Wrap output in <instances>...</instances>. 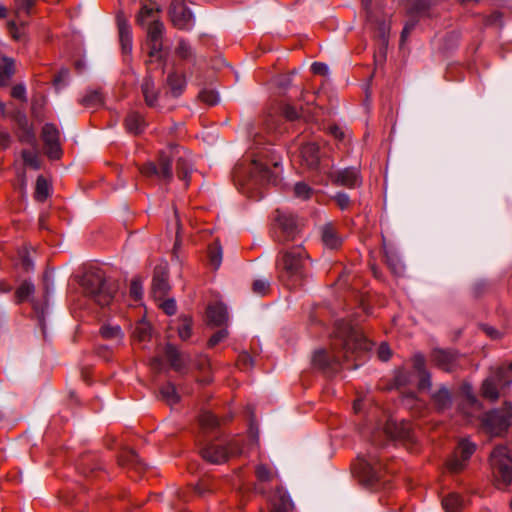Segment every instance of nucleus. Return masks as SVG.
<instances>
[{"label":"nucleus","instance_id":"obj_16","mask_svg":"<svg viewBox=\"0 0 512 512\" xmlns=\"http://www.w3.org/2000/svg\"><path fill=\"white\" fill-rule=\"evenodd\" d=\"M169 290L167 265H158L152 279V293L155 298H163Z\"/></svg>","mask_w":512,"mask_h":512},{"label":"nucleus","instance_id":"obj_6","mask_svg":"<svg viewBox=\"0 0 512 512\" xmlns=\"http://www.w3.org/2000/svg\"><path fill=\"white\" fill-rule=\"evenodd\" d=\"M275 238L280 244L301 242V226L298 219L290 213L277 210Z\"/></svg>","mask_w":512,"mask_h":512},{"label":"nucleus","instance_id":"obj_38","mask_svg":"<svg viewBox=\"0 0 512 512\" xmlns=\"http://www.w3.org/2000/svg\"><path fill=\"white\" fill-rule=\"evenodd\" d=\"M50 195V184L49 182L43 177L39 176L36 180V187H35V199L39 202H44Z\"/></svg>","mask_w":512,"mask_h":512},{"label":"nucleus","instance_id":"obj_23","mask_svg":"<svg viewBox=\"0 0 512 512\" xmlns=\"http://www.w3.org/2000/svg\"><path fill=\"white\" fill-rule=\"evenodd\" d=\"M413 368L418 373L419 388L428 389L431 387L430 374L425 369V358L422 354H415L413 357Z\"/></svg>","mask_w":512,"mask_h":512},{"label":"nucleus","instance_id":"obj_51","mask_svg":"<svg viewBox=\"0 0 512 512\" xmlns=\"http://www.w3.org/2000/svg\"><path fill=\"white\" fill-rule=\"evenodd\" d=\"M295 195L302 199H308L312 193V189L305 183L299 182L294 187Z\"/></svg>","mask_w":512,"mask_h":512},{"label":"nucleus","instance_id":"obj_55","mask_svg":"<svg viewBox=\"0 0 512 512\" xmlns=\"http://www.w3.org/2000/svg\"><path fill=\"white\" fill-rule=\"evenodd\" d=\"M227 336H228L227 330L226 329H221V330L217 331L216 333H214L210 337V339L208 341V345L210 347H214L215 345H217L218 343L223 341Z\"/></svg>","mask_w":512,"mask_h":512},{"label":"nucleus","instance_id":"obj_19","mask_svg":"<svg viewBox=\"0 0 512 512\" xmlns=\"http://www.w3.org/2000/svg\"><path fill=\"white\" fill-rule=\"evenodd\" d=\"M147 27V37L150 43V55L153 56L159 53L162 49L161 38L164 32V25L159 21L150 23Z\"/></svg>","mask_w":512,"mask_h":512},{"label":"nucleus","instance_id":"obj_11","mask_svg":"<svg viewBox=\"0 0 512 512\" xmlns=\"http://www.w3.org/2000/svg\"><path fill=\"white\" fill-rule=\"evenodd\" d=\"M475 450L476 445L474 443L468 439L460 440L454 453L447 461V468L454 473L463 470Z\"/></svg>","mask_w":512,"mask_h":512},{"label":"nucleus","instance_id":"obj_33","mask_svg":"<svg viewBox=\"0 0 512 512\" xmlns=\"http://www.w3.org/2000/svg\"><path fill=\"white\" fill-rule=\"evenodd\" d=\"M18 124L22 130L20 140L29 144H35L36 138L32 127L28 123V119L25 115H22L18 119Z\"/></svg>","mask_w":512,"mask_h":512},{"label":"nucleus","instance_id":"obj_40","mask_svg":"<svg viewBox=\"0 0 512 512\" xmlns=\"http://www.w3.org/2000/svg\"><path fill=\"white\" fill-rule=\"evenodd\" d=\"M255 474L260 484L271 483L277 477L274 471L263 464L257 465Z\"/></svg>","mask_w":512,"mask_h":512},{"label":"nucleus","instance_id":"obj_32","mask_svg":"<svg viewBox=\"0 0 512 512\" xmlns=\"http://www.w3.org/2000/svg\"><path fill=\"white\" fill-rule=\"evenodd\" d=\"M15 72L14 61L10 58H1L0 60V86L7 85L8 81Z\"/></svg>","mask_w":512,"mask_h":512},{"label":"nucleus","instance_id":"obj_2","mask_svg":"<svg viewBox=\"0 0 512 512\" xmlns=\"http://www.w3.org/2000/svg\"><path fill=\"white\" fill-rule=\"evenodd\" d=\"M176 161L177 175L188 186L191 164L186 151L178 145H170L159 154L158 164L147 162L140 168V172L147 178L155 177L169 183L173 178L172 163Z\"/></svg>","mask_w":512,"mask_h":512},{"label":"nucleus","instance_id":"obj_53","mask_svg":"<svg viewBox=\"0 0 512 512\" xmlns=\"http://www.w3.org/2000/svg\"><path fill=\"white\" fill-rule=\"evenodd\" d=\"M282 112L284 117L289 121H294L301 117V113L295 107L288 104L283 107Z\"/></svg>","mask_w":512,"mask_h":512},{"label":"nucleus","instance_id":"obj_18","mask_svg":"<svg viewBox=\"0 0 512 512\" xmlns=\"http://www.w3.org/2000/svg\"><path fill=\"white\" fill-rule=\"evenodd\" d=\"M384 430L393 439H411V424L407 421L397 422L395 420H388Z\"/></svg>","mask_w":512,"mask_h":512},{"label":"nucleus","instance_id":"obj_12","mask_svg":"<svg viewBox=\"0 0 512 512\" xmlns=\"http://www.w3.org/2000/svg\"><path fill=\"white\" fill-rule=\"evenodd\" d=\"M41 137L46 154L50 159H59L62 155L60 131L53 123H46L42 127Z\"/></svg>","mask_w":512,"mask_h":512},{"label":"nucleus","instance_id":"obj_64","mask_svg":"<svg viewBox=\"0 0 512 512\" xmlns=\"http://www.w3.org/2000/svg\"><path fill=\"white\" fill-rule=\"evenodd\" d=\"M22 266L26 271H29L33 268V262L28 256L22 257Z\"/></svg>","mask_w":512,"mask_h":512},{"label":"nucleus","instance_id":"obj_31","mask_svg":"<svg viewBox=\"0 0 512 512\" xmlns=\"http://www.w3.org/2000/svg\"><path fill=\"white\" fill-rule=\"evenodd\" d=\"M125 126L130 133L139 134L144 128L143 117L137 112H131L125 119Z\"/></svg>","mask_w":512,"mask_h":512},{"label":"nucleus","instance_id":"obj_20","mask_svg":"<svg viewBox=\"0 0 512 512\" xmlns=\"http://www.w3.org/2000/svg\"><path fill=\"white\" fill-rule=\"evenodd\" d=\"M300 157L303 165L310 169L316 168L320 160L318 145L312 142L304 144L300 149Z\"/></svg>","mask_w":512,"mask_h":512},{"label":"nucleus","instance_id":"obj_35","mask_svg":"<svg viewBox=\"0 0 512 512\" xmlns=\"http://www.w3.org/2000/svg\"><path fill=\"white\" fill-rule=\"evenodd\" d=\"M222 247L218 241H215L208 248L209 264L213 269H218L222 263Z\"/></svg>","mask_w":512,"mask_h":512},{"label":"nucleus","instance_id":"obj_9","mask_svg":"<svg viewBox=\"0 0 512 512\" xmlns=\"http://www.w3.org/2000/svg\"><path fill=\"white\" fill-rule=\"evenodd\" d=\"M241 453L239 443L234 440L228 444L211 443L202 448L201 455L203 459L212 464H221L230 457H234Z\"/></svg>","mask_w":512,"mask_h":512},{"label":"nucleus","instance_id":"obj_7","mask_svg":"<svg viewBox=\"0 0 512 512\" xmlns=\"http://www.w3.org/2000/svg\"><path fill=\"white\" fill-rule=\"evenodd\" d=\"M490 464L498 484L512 483V457L505 446H497L491 453Z\"/></svg>","mask_w":512,"mask_h":512},{"label":"nucleus","instance_id":"obj_41","mask_svg":"<svg viewBox=\"0 0 512 512\" xmlns=\"http://www.w3.org/2000/svg\"><path fill=\"white\" fill-rule=\"evenodd\" d=\"M191 328H192V319L190 317L184 316L179 319L177 325L178 336L182 340H187L191 336Z\"/></svg>","mask_w":512,"mask_h":512},{"label":"nucleus","instance_id":"obj_50","mask_svg":"<svg viewBox=\"0 0 512 512\" xmlns=\"http://www.w3.org/2000/svg\"><path fill=\"white\" fill-rule=\"evenodd\" d=\"M143 294L142 283L139 278H134L130 284V295L134 300L141 299Z\"/></svg>","mask_w":512,"mask_h":512},{"label":"nucleus","instance_id":"obj_30","mask_svg":"<svg viewBox=\"0 0 512 512\" xmlns=\"http://www.w3.org/2000/svg\"><path fill=\"white\" fill-rule=\"evenodd\" d=\"M164 354L174 370L180 371L184 368L185 361L173 345L168 344L165 348Z\"/></svg>","mask_w":512,"mask_h":512},{"label":"nucleus","instance_id":"obj_56","mask_svg":"<svg viewBox=\"0 0 512 512\" xmlns=\"http://www.w3.org/2000/svg\"><path fill=\"white\" fill-rule=\"evenodd\" d=\"M11 95H12V97L19 99L21 101H24V102L27 101L26 88L22 84L15 85L12 88Z\"/></svg>","mask_w":512,"mask_h":512},{"label":"nucleus","instance_id":"obj_4","mask_svg":"<svg viewBox=\"0 0 512 512\" xmlns=\"http://www.w3.org/2000/svg\"><path fill=\"white\" fill-rule=\"evenodd\" d=\"M233 179L244 193L252 197L253 190L264 184L275 183L277 175L262 159H253L249 163H239L233 170Z\"/></svg>","mask_w":512,"mask_h":512},{"label":"nucleus","instance_id":"obj_3","mask_svg":"<svg viewBox=\"0 0 512 512\" xmlns=\"http://www.w3.org/2000/svg\"><path fill=\"white\" fill-rule=\"evenodd\" d=\"M309 256L301 243L283 247L276 259L279 281L288 289L302 285L307 276Z\"/></svg>","mask_w":512,"mask_h":512},{"label":"nucleus","instance_id":"obj_44","mask_svg":"<svg viewBox=\"0 0 512 512\" xmlns=\"http://www.w3.org/2000/svg\"><path fill=\"white\" fill-rule=\"evenodd\" d=\"M35 287L31 282H23L16 290V298L18 302L27 300L33 293Z\"/></svg>","mask_w":512,"mask_h":512},{"label":"nucleus","instance_id":"obj_39","mask_svg":"<svg viewBox=\"0 0 512 512\" xmlns=\"http://www.w3.org/2000/svg\"><path fill=\"white\" fill-rule=\"evenodd\" d=\"M100 333L103 338L107 340H114L116 342H121L123 339V333L119 325H103Z\"/></svg>","mask_w":512,"mask_h":512},{"label":"nucleus","instance_id":"obj_14","mask_svg":"<svg viewBox=\"0 0 512 512\" xmlns=\"http://www.w3.org/2000/svg\"><path fill=\"white\" fill-rule=\"evenodd\" d=\"M510 411L494 410L487 413L483 419L484 428L492 435H499L510 425Z\"/></svg>","mask_w":512,"mask_h":512},{"label":"nucleus","instance_id":"obj_22","mask_svg":"<svg viewBox=\"0 0 512 512\" xmlns=\"http://www.w3.org/2000/svg\"><path fill=\"white\" fill-rule=\"evenodd\" d=\"M207 318L214 326H221L228 321L227 308L222 303L209 305L207 308Z\"/></svg>","mask_w":512,"mask_h":512},{"label":"nucleus","instance_id":"obj_17","mask_svg":"<svg viewBox=\"0 0 512 512\" xmlns=\"http://www.w3.org/2000/svg\"><path fill=\"white\" fill-rule=\"evenodd\" d=\"M430 357L438 368L446 372L452 371L458 361L456 353L443 349H434Z\"/></svg>","mask_w":512,"mask_h":512},{"label":"nucleus","instance_id":"obj_1","mask_svg":"<svg viewBox=\"0 0 512 512\" xmlns=\"http://www.w3.org/2000/svg\"><path fill=\"white\" fill-rule=\"evenodd\" d=\"M334 342L331 352L321 349L314 353L313 364L322 369H333L344 360L357 359L370 348V343L355 326L347 320L335 324Z\"/></svg>","mask_w":512,"mask_h":512},{"label":"nucleus","instance_id":"obj_15","mask_svg":"<svg viewBox=\"0 0 512 512\" xmlns=\"http://www.w3.org/2000/svg\"><path fill=\"white\" fill-rule=\"evenodd\" d=\"M330 179L334 184L347 188H355L361 184L360 173L356 168H345L332 172Z\"/></svg>","mask_w":512,"mask_h":512},{"label":"nucleus","instance_id":"obj_24","mask_svg":"<svg viewBox=\"0 0 512 512\" xmlns=\"http://www.w3.org/2000/svg\"><path fill=\"white\" fill-rule=\"evenodd\" d=\"M159 11V7L156 4H143L137 15L136 21L143 27L148 26L150 23H154V21H159Z\"/></svg>","mask_w":512,"mask_h":512},{"label":"nucleus","instance_id":"obj_49","mask_svg":"<svg viewBox=\"0 0 512 512\" xmlns=\"http://www.w3.org/2000/svg\"><path fill=\"white\" fill-rule=\"evenodd\" d=\"M199 97H200L201 101H203L204 103H206L208 105H214L219 101L218 93L213 90H208V89L202 90L199 93Z\"/></svg>","mask_w":512,"mask_h":512},{"label":"nucleus","instance_id":"obj_36","mask_svg":"<svg viewBox=\"0 0 512 512\" xmlns=\"http://www.w3.org/2000/svg\"><path fill=\"white\" fill-rule=\"evenodd\" d=\"M167 84L174 96H179L186 85L185 79L182 75L171 73L167 78Z\"/></svg>","mask_w":512,"mask_h":512},{"label":"nucleus","instance_id":"obj_54","mask_svg":"<svg viewBox=\"0 0 512 512\" xmlns=\"http://www.w3.org/2000/svg\"><path fill=\"white\" fill-rule=\"evenodd\" d=\"M333 199L341 210L347 209L350 205V198L346 193L339 192L334 196Z\"/></svg>","mask_w":512,"mask_h":512},{"label":"nucleus","instance_id":"obj_34","mask_svg":"<svg viewBox=\"0 0 512 512\" xmlns=\"http://www.w3.org/2000/svg\"><path fill=\"white\" fill-rule=\"evenodd\" d=\"M442 505L446 512H459L464 502L457 493H450L442 500Z\"/></svg>","mask_w":512,"mask_h":512},{"label":"nucleus","instance_id":"obj_48","mask_svg":"<svg viewBox=\"0 0 512 512\" xmlns=\"http://www.w3.org/2000/svg\"><path fill=\"white\" fill-rule=\"evenodd\" d=\"M252 291L260 296L266 295L270 291V282L267 279H257L252 284Z\"/></svg>","mask_w":512,"mask_h":512},{"label":"nucleus","instance_id":"obj_61","mask_svg":"<svg viewBox=\"0 0 512 512\" xmlns=\"http://www.w3.org/2000/svg\"><path fill=\"white\" fill-rule=\"evenodd\" d=\"M208 490V486L204 482H200L194 487V492L199 496L204 495Z\"/></svg>","mask_w":512,"mask_h":512},{"label":"nucleus","instance_id":"obj_45","mask_svg":"<svg viewBox=\"0 0 512 512\" xmlns=\"http://www.w3.org/2000/svg\"><path fill=\"white\" fill-rule=\"evenodd\" d=\"M7 28H8V31L13 39L21 40L24 37V22L23 21H20L19 23L14 20L9 21L7 23Z\"/></svg>","mask_w":512,"mask_h":512},{"label":"nucleus","instance_id":"obj_46","mask_svg":"<svg viewBox=\"0 0 512 512\" xmlns=\"http://www.w3.org/2000/svg\"><path fill=\"white\" fill-rule=\"evenodd\" d=\"M22 158L25 165L30 166L31 168L36 170L40 168V160L38 157V153L36 151L23 150Z\"/></svg>","mask_w":512,"mask_h":512},{"label":"nucleus","instance_id":"obj_27","mask_svg":"<svg viewBox=\"0 0 512 512\" xmlns=\"http://www.w3.org/2000/svg\"><path fill=\"white\" fill-rule=\"evenodd\" d=\"M145 102L150 107H155L158 98V91L155 89V83L151 76H146L141 85Z\"/></svg>","mask_w":512,"mask_h":512},{"label":"nucleus","instance_id":"obj_52","mask_svg":"<svg viewBox=\"0 0 512 512\" xmlns=\"http://www.w3.org/2000/svg\"><path fill=\"white\" fill-rule=\"evenodd\" d=\"M176 53L183 59H189L192 56V49L188 43L180 41L177 46Z\"/></svg>","mask_w":512,"mask_h":512},{"label":"nucleus","instance_id":"obj_37","mask_svg":"<svg viewBox=\"0 0 512 512\" xmlns=\"http://www.w3.org/2000/svg\"><path fill=\"white\" fill-rule=\"evenodd\" d=\"M80 103L87 108H97L102 105L103 97L97 90H89L82 97Z\"/></svg>","mask_w":512,"mask_h":512},{"label":"nucleus","instance_id":"obj_21","mask_svg":"<svg viewBox=\"0 0 512 512\" xmlns=\"http://www.w3.org/2000/svg\"><path fill=\"white\" fill-rule=\"evenodd\" d=\"M271 502V511L270 512H288L292 509L293 503L289 497V495L278 488L275 493L270 498Z\"/></svg>","mask_w":512,"mask_h":512},{"label":"nucleus","instance_id":"obj_62","mask_svg":"<svg viewBox=\"0 0 512 512\" xmlns=\"http://www.w3.org/2000/svg\"><path fill=\"white\" fill-rule=\"evenodd\" d=\"M69 77V71L67 69H62L58 75L55 77V84H60L62 81H65Z\"/></svg>","mask_w":512,"mask_h":512},{"label":"nucleus","instance_id":"obj_58","mask_svg":"<svg viewBox=\"0 0 512 512\" xmlns=\"http://www.w3.org/2000/svg\"><path fill=\"white\" fill-rule=\"evenodd\" d=\"M311 70L314 74L318 75H327L329 71L328 66L322 62H314L311 65Z\"/></svg>","mask_w":512,"mask_h":512},{"label":"nucleus","instance_id":"obj_26","mask_svg":"<svg viewBox=\"0 0 512 512\" xmlns=\"http://www.w3.org/2000/svg\"><path fill=\"white\" fill-rule=\"evenodd\" d=\"M322 241L324 245L330 249H336L342 243L341 237L337 234L335 227L330 223L322 227Z\"/></svg>","mask_w":512,"mask_h":512},{"label":"nucleus","instance_id":"obj_5","mask_svg":"<svg viewBox=\"0 0 512 512\" xmlns=\"http://www.w3.org/2000/svg\"><path fill=\"white\" fill-rule=\"evenodd\" d=\"M82 286L85 294L101 307L110 305L118 290L117 284L107 280L100 270L87 271Z\"/></svg>","mask_w":512,"mask_h":512},{"label":"nucleus","instance_id":"obj_8","mask_svg":"<svg viewBox=\"0 0 512 512\" xmlns=\"http://www.w3.org/2000/svg\"><path fill=\"white\" fill-rule=\"evenodd\" d=\"M511 383L512 377L508 376V372L504 370L503 367H498L484 380L482 384V395L491 401H495Z\"/></svg>","mask_w":512,"mask_h":512},{"label":"nucleus","instance_id":"obj_63","mask_svg":"<svg viewBox=\"0 0 512 512\" xmlns=\"http://www.w3.org/2000/svg\"><path fill=\"white\" fill-rule=\"evenodd\" d=\"M484 331H485V332H486V334H487L488 336H490L492 339H497V338H499V337H500V333H499L496 329H494L493 327H488V326H487V327H485V328H484Z\"/></svg>","mask_w":512,"mask_h":512},{"label":"nucleus","instance_id":"obj_42","mask_svg":"<svg viewBox=\"0 0 512 512\" xmlns=\"http://www.w3.org/2000/svg\"><path fill=\"white\" fill-rule=\"evenodd\" d=\"M162 398L170 405L176 404L179 401V395L173 384L168 383L160 390Z\"/></svg>","mask_w":512,"mask_h":512},{"label":"nucleus","instance_id":"obj_57","mask_svg":"<svg viewBox=\"0 0 512 512\" xmlns=\"http://www.w3.org/2000/svg\"><path fill=\"white\" fill-rule=\"evenodd\" d=\"M161 307L162 309L164 310V312L167 314V315H174L176 313V302L175 300L173 299H168V300H165L162 304H161Z\"/></svg>","mask_w":512,"mask_h":512},{"label":"nucleus","instance_id":"obj_10","mask_svg":"<svg viewBox=\"0 0 512 512\" xmlns=\"http://www.w3.org/2000/svg\"><path fill=\"white\" fill-rule=\"evenodd\" d=\"M354 469L369 483L378 481L381 478L382 464L374 451L358 456Z\"/></svg>","mask_w":512,"mask_h":512},{"label":"nucleus","instance_id":"obj_47","mask_svg":"<svg viewBox=\"0 0 512 512\" xmlns=\"http://www.w3.org/2000/svg\"><path fill=\"white\" fill-rule=\"evenodd\" d=\"M16 15L20 18L21 15H29L34 7L35 0H15Z\"/></svg>","mask_w":512,"mask_h":512},{"label":"nucleus","instance_id":"obj_13","mask_svg":"<svg viewBox=\"0 0 512 512\" xmlns=\"http://www.w3.org/2000/svg\"><path fill=\"white\" fill-rule=\"evenodd\" d=\"M173 25L181 30H188L193 25V15L182 0H173L169 8Z\"/></svg>","mask_w":512,"mask_h":512},{"label":"nucleus","instance_id":"obj_60","mask_svg":"<svg viewBox=\"0 0 512 512\" xmlns=\"http://www.w3.org/2000/svg\"><path fill=\"white\" fill-rule=\"evenodd\" d=\"M11 143V136L5 131H0V147L6 148Z\"/></svg>","mask_w":512,"mask_h":512},{"label":"nucleus","instance_id":"obj_25","mask_svg":"<svg viewBox=\"0 0 512 512\" xmlns=\"http://www.w3.org/2000/svg\"><path fill=\"white\" fill-rule=\"evenodd\" d=\"M432 402L438 411H445L451 407L452 396L450 391L442 386L438 391L431 394Z\"/></svg>","mask_w":512,"mask_h":512},{"label":"nucleus","instance_id":"obj_59","mask_svg":"<svg viewBox=\"0 0 512 512\" xmlns=\"http://www.w3.org/2000/svg\"><path fill=\"white\" fill-rule=\"evenodd\" d=\"M378 357L382 361H387L391 356V351L386 343H382L378 348Z\"/></svg>","mask_w":512,"mask_h":512},{"label":"nucleus","instance_id":"obj_29","mask_svg":"<svg viewBox=\"0 0 512 512\" xmlns=\"http://www.w3.org/2000/svg\"><path fill=\"white\" fill-rule=\"evenodd\" d=\"M119 464L123 467L135 469L137 472L143 470V464L137 453L133 450H124L119 457Z\"/></svg>","mask_w":512,"mask_h":512},{"label":"nucleus","instance_id":"obj_43","mask_svg":"<svg viewBox=\"0 0 512 512\" xmlns=\"http://www.w3.org/2000/svg\"><path fill=\"white\" fill-rule=\"evenodd\" d=\"M199 423L203 429H212L219 425V419L209 411H204L199 417Z\"/></svg>","mask_w":512,"mask_h":512},{"label":"nucleus","instance_id":"obj_28","mask_svg":"<svg viewBox=\"0 0 512 512\" xmlns=\"http://www.w3.org/2000/svg\"><path fill=\"white\" fill-rule=\"evenodd\" d=\"M119 38L123 53L132 51V31L131 27L125 20L118 21Z\"/></svg>","mask_w":512,"mask_h":512}]
</instances>
